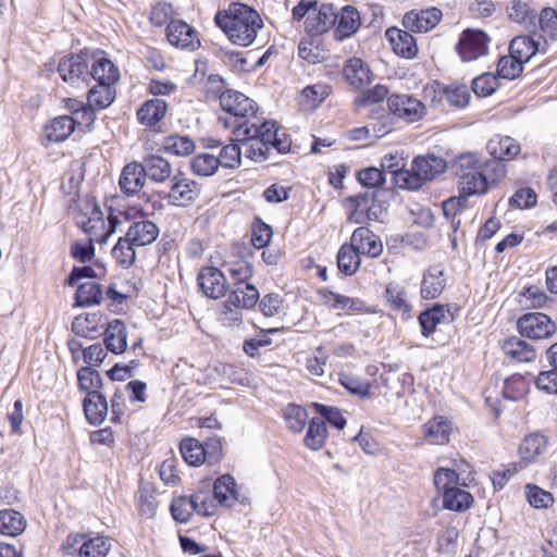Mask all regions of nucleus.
Returning a JSON list of instances; mask_svg holds the SVG:
<instances>
[{
    "label": "nucleus",
    "instance_id": "obj_63",
    "mask_svg": "<svg viewBox=\"0 0 557 557\" xmlns=\"http://www.w3.org/2000/svg\"><path fill=\"white\" fill-rule=\"evenodd\" d=\"M77 382L81 391L86 395L91 393H100L102 387V379L100 373L91 367H82L77 371Z\"/></svg>",
    "mask_w": 557,
    "mask_h": 557
},
{
    "label": "nucleus",
    "instance_id": "obj_41",
    "mask_svg": "<svg viewBox=\"0 0 557 557\" xmlns=\"http://www.w3.org/2000/svg\"><path fill=\"white\" fill-rule=\"evenodd\" d=\"M508 18L524 28H534L537 12L530 2L523 0H511L507 5Z\"/></svg>",
    "mask_w": 557,
    "mask_h": 557
},
{
    "label": "nucleus",
    "instance_id": "obj_51",
    "mask_svg": "<svg viewBox=\"0 0 557 557\" xmlns=\"http://www.w3.org/2000/svg\"><path fill=\"white\" fill-rule=\"evenodd\" d=\"M539 41L530 35H518L509 44V52L524 64L539 52Z\"/></svg>",
    "mask_w": 557,
    "mask_h": 557
},
{
    "label": "nucleus",
    "instance_id": "obj_18",
    "mask_svg": "<svg viewBox=\"0 0 557 557\" xmlns=\"http://www.w3.org/2000/svg\"><path fill=\"white\" fill-rule=\"evenodd\" d=\"M519 333L531 339H544L556 332V324L549 315L542 312H530L517 321Z\"/></svg>",
    "mask_w": 557,
    "mask_h": 557
},
{
    "label": "nucleus",
    "instance_id": "obj_38",
    "mask_svg": "<svg viewBox=\"0 0 557 557\" xmlns=\"http://www.w3.org/2000/svg\"><path fill=\"white\" fill-rule=\"evenodd\" d=\"M106 348L115 355H121L127 347V329L120 319H114L107 324L103 333Z\"/></svg>",
    "mask_w": 557,
    "mask_h": 557
},
{
    "label": "nucleus",
    "instance_id": "obj_33",
    "mask_svg": "<svg viewBox=\"0 0 557 557\" xmlns=\"http://www.w3.org/2000/svg\"><path fill=\"white\" fill-rule=\"evenodd\" d=\"M336 22V12L332 4H321L306 20V30L312 36L323 35L329 32Z\"/></svg>",
    "mask_w": 557,
    "mask_h": 557
},
{
    "label": "nucleus",
    "instance_id": "obj_19",
    "mask_svg": "<svg viewBox=\"0 0 557 557\" xmlns=\"http://www.w3.org/2000/svg\"><path fill=\"white\" fill-rule=\"evenodd\" d=\"M443 12L436 7L412 9L401 18V25L413 34H425L434 29L442 21Z\"/></svg>",
    "mask_w": 557,
    "mask_h": 557
},
{
    "label": "nucleus",
    "instance_id": "obj_8",
    "mask_svg": "<svg viewBox=\"0 0 557 557\" xmlns=\"http://www.w3.org/2000/svg\"><path fill=\"white\" fill-rule=\"evenodd\" d=\"M455 169L460 196H482L488 191L481 171V160L474 153L460 154L455 163Z\"/></svg>",
    "mask_w": 557,
    "mask_h": 557
},
{
    "label": "nucleus",
    "instance_id": "obj_62",
    "mask_svg": "<svg viewBox=\"0 0 557 557\" xmlns=\"http://www.w3.org/2000/svg\"><path fill=\"white\" fill-rule=\"evenodd\" d=\"M388 88L383 84H376L372 88L362 90L355 99L354 107L357 110L387 100Z\"/></svg>",
    "mask_w": 557,
    "mask_h": 557
},
{
    "label": "nucleus",
    "instance_id": "obj_64",
    "mask_svg": "<svg viewBox=\"0 0 557 557\" xmlns=\"http://www.w3.org/2000/svg\"><path fill=\"white\" fill-rule=\"evenodd\" d=\"M539 28L542 37L546 40L557 39V10L550 7L543 8L537 13Z\"/></svg>",
    "mask_w": 557,
    "mask_h": 557
},
{
    "label": "nucleus",
    "instance_id": "obj_44",
    "mask_svg": "<svg viewBox=\"0 0 557 557\" xmlns=\"http://www.w3.org/2000/svg\"><path fill=\"white\" fill-rule=\"evenodd\" d=\"M332 86L326 83H317L305 87L298 97V103L306 110L317 109L330 95Z\"/></svg>",
    "mask_w": 557,
    "mask_h": 557
},
{
    "label": "nucleus",
    "instance_id": "obj_13",
    "mask_svg": "<svg viewBox=\"0 0 557 557\" xmlns=\"http://www.w3.org/2000/svg\"><path fill=\"white\" fill-rule=\"evenodd\" d=\"M201 186L195 180L188 177L183 172H177L171 177V183L168 193L163 199L173 207H189L200 196Z\"/></svg>",
    "mask_w": 557,
    "mask_h": 557
},
{
    "label": "nucleus",
    "instance_id": "obj_34",
    "mask_svg": "<svg viewBox=\"0 0 557 557\" xmlns=\"http://www.w3.org/2000/svg\"><path fill=\"white\" fill-rule=\"evenodd\" d=\"M146 183V175L139 162L127 163L121 171L119 185L126 196L139 193Z\"/></svg>",
    "mask_w": 557,
    "mask_h": 557
},
{
    "label": "nucleus",
    "instance_id": "obj_15",
    "mask_svg": "<svg viewBox=\"0 0 557 557\" xmlns=\"http://www.w3.org/2000/svg\"><path fill=\"white\" fill-rule=\"evenodd\" d=\"M165 38L171 47L182 51L194 52L201 47L199 32L181 18L168 26Z\"/></svg>",
    "mask_w": 557,
    "mask_h": 557
},
{
    "label": "nucleus",
    "instance_id": "obj_21",
    "mask_svg": "<svg viewBox=\"0 0 557 557\" xmlns=\"http://www.w3.org/2000/svg\"><path fill=\"white\" fill-rule=\"evenodd\" d=\"M90 49L85 47L77 52H71L62 57L57 71L65 83H75L83 75L88 74V60Z\"/></svg>",
    "mask_w": 557,
    "mask_h": 557
},
{
    "label": "nucleus",
    "instance_id": "obj_57",
    "mask_svg": "<svg viewBox=\"0 0 557 557\" xmlns=\"http://www.w3.org/2000/svg\"><path fill=\"white\" fill-rule=\"evenodd\" d=\"M69 348L74 355L76 351H83L84 361L88 364L87 367H99L108 355V349L102 347L101 344H92L86 348H83L82 344L75 341L69 343Z\"/></svg>",
    "mask_w": 557,
    "mask_h": 557
},
{
    "label": "nucleus",
    "instance_id": "obj_53",
    "mask_svg": "<svg viewBox=\"0 0 557 557\" xmlns=\"http://www.w3.org/2000/svg\"><path fill=\"white\" fill-rule=\"evenodd\" d=\"M137 510L146 519H152L158 508L157 491L152 484H140L137 494Z\"/></svg>",
    "mask_w": 557,
    "mask_h": 557
},
{
    "label": "nucleus",
    "instance_id": "obj_49",
    "mask_svg": "<svg viewBox=\"0 0 557 557\" xmlns=\"http://www.w3.org/2000/svg\"><path fill=\"white\" fill-rule=\"evenodd\" d=\"M176 10L171 2L165 0L157 1L151 4L148 13V22L154 28H168V26L176 21Z\"/></svg>",
    "mask_w": 557,
    "mask_h": 557
},
{
    "label": "nucleus",
    "instance_id": "obj_59",
    "mask_svg": "<svg viewBox=\"0 0 557 557\" xmlns=\"http://www.w3.org/2000/svg\"><path fill=\"white\" fill-rule=\"evenodd\" d=\"M136 247L137 246L133 245V243L127 239V236L124 235L123 237L119 238L117 243L113 247L112 257L120 267L128 269L135 262Z\"/></svg>",
    "mask_w": 557,
    "mask_h": 557
},
{
    "label": "nucleus",
    "instance_id": "obj_30",
    "mask_svg": "<svg viewBox=\"0 0 557 557\" xmlns=\"http://www.w3.org/2000/svg\"><path fill=\"white\" fill-rule=\"evenodd\" d=\"M343 76L357 90L369 86L373 79V73L369 65L361 58L357 57L346 60L343 66Z\"/></svg>",
    "mask_w": 557,
    "mask_h": 557
},
{
    "label": "nucleus",
    "instance_id": "obj_27",
    "mask_svg": "<svg viewBox=\"0 0 557 557\" xmlns=\"http://www.w3.org/2000/svg\"><path fill=\"white\" fill-rule=\"evenodd\" d=\"M77 125L76 120L70 115H59L49 120L42 127L41 144L47 147L65 141Z\"/></svg>",
    "mask_w": 557,
    "mask_h": 557
},
{
    "label": "nucleus",
    "instance_id": "obj_16",
    "mask_svg": "<svg viewBox=\"0 0 557 557\" xmlns=\"http://www.w3.org/2000/svg\"><path fill=\"white\" fill-rule=\"evenodd\" d=\"M550 447L549 437L540 431L525 434L517 448L519 460L527 466L540 462L545 458Z\"/></svg>",
    "mask_w": 557,
    "mask_h": 557
},
{
    "label": "nucleus",
    "instance_id": "obj_31",
    "mask_svg": "<svg viewBox=\"0 0 557 557\" xmlns=\"http://www.w3.org/2000/svg\"><path fill=\"white\" fill-rule=\"evenodd\" d=\"M446 276L442 264L430 265L423 273L420 296L425 300H433L441 296L446 287Z\"/></svg>",
    "mask_w": 557,
    "mask_h": 557
},
{
    "label": "nucleus",
    "instance_id": "obj_5",
    "mask_svg": "<svg viewBox=\"0 0 557 557\" xmlns=\"http://www.w3.org/2000/svg\"><path fill=\"white\" fill-rule=\"evenodd\" d=\"M422 94L432 109L442 112L462 110L471 100L468 86L458 82L445 84L432 81L423 87Z\"/></svg>",
    "mask_w": 557,
    "mask_h": 557
},
{
    "label": "nucleus",
    "instance_id": "obj_23",
    "mask_svg": "<svg viewBox=\"0 0 557 557\" xmlns=\"http://www.w3.org/2000/svg\"><path fill=\"white\" fill-rule=\"evenodd\" d=\"M197 284L202 294L210 299H221L228 290L224 273L211 265L200 269L197 275Z\"/></svg>",
    "mask_w": 557,
    "mask_h": 557
},
{
    "label": "nucleus",
    "instance_id": "obj_26",
    "mask_svg": "<svg viewBox=\"0 0 557 557\" xmlns=\"http://www.w3.org/2000/svg\"><path fill=\"white\" fill-rule=\"evenodd\" d=\"M459 307L454 304H434L432 307L421 311L418 321L423 337H430L440 323L446 320V313L450 315V321L455 320Z\"/></svg>",
    "mask_w": 557,
    "mask_h": 557
},
{
    "label": "nucleus",
    "instance_id": "obj_35",
    "mask_svg": "<svg viewBox=\"0 0 557 557\" xmlns=\"http://www.w3.org/2000/svg\"><path fill=\"white\" fill-rule=\"evenodd\" d=\"M507 359L516 363L532 362L536 359V349L522 338L510 336L502 345Z\"/></svg>",
    "mask_w": 557,
    "mask_h": 557
},
{
    "label": "nucleus",
    "instance_id": "obj_10",
    "mask_svg": "<svg viewBox=\"0 0 557 557\" xmlns=\"http://www.w3.org/2000/svg\"><path fill=\"white\" fill-rule=\"evenodd\" d=\"M529 387L530 384L527 379L520 373H515L505 380L502 391H499L497 383L490 384L484 389L485 405L490 408L494 418L497 419L502 413V397L515 401L520 400L529 393Z\"/></svg>",
    "mask_w": 557,
    "mask_h": 557
},
{
    "label": "nucleus",
    "instance_id": "obj_47",
    "mask_svg": "<svg viewBox=\"0 0 557 557\" xmlns=\"http://www.w3.org/2000/svg\"><path fill=\"white\" fill-rule=\"evenodd\" d=\"M115 85L97 83L87 92V102L96 113L98 110L107 109L114 101L116 96Z\"/></svg>",
    "mask_w": 557,
    "mask_h": 557
},
{
    "label": "nucleus",
    "instance_id": "obj_1",
    "mask_svg": "<svg viewBox=\"0 0 557 557\" xmlns=\"http://www.w3.org/2000/svg\"><path fill=\"white\" fill-rule=\"evenodd\" d=\"M236 139L249 144L246 157L256 162L267 160L271 149H276L280 153H286L292 146L289 136L281 132L276 122H261L258 116L257 120H252L246 125L240 133H237Z\"/></svg>",
    "mask_w": 557,
    "mask_h": 557
},
{
    "label": "nucleus",
    "instance_id": "obj_2",
    "mask_svg": "<svg viewBox=\"0 0 557 557\" xmlns=\"http://www.w3.org/2000/svg\"><path fill=\"white\" fill-rule=\"evenodd\" d=\"M215 24L224 32L228 40L239 47L250 46L263 27L260 14L249 5L232 2L226 10L218 11Z\"/></svg>",
    "mask_w": 557,
    "mask_h": 557
},
{
    "label": "nucleus",
    "instance_id": "obj_17",
    "mask_svg": "<svg viewBox=\"0 0 557 557\" xmlns=\"http://www.w3.org/2000/svg\"><path fill=\"white\" fill-rule=\"evenodd\" d=\"M387 107L395 119L407 123L420 121L425 114L424 103L407 94H392L387 97Z\"/></svg>",
    "mask_w": 557,
    "mask_h": 557
},
{
    "label": "nucleus",
    "instance_id": "obj_58",
    "mask_svg": "<svg viewBox=\"0 0 557 557\" xmlns=\"http://www.w3.org/2000/svg\"><path fill=\"white\" fill-rule=\"evenodd\" d=\"M283 418L287 428L294 433H301L308 423L307 410L296 404H288L284 408Z\"/></svg>",
    "mask_w": 557,
    "mask_h": 557
},
{
    "label": "nucleus",
    "instance_id": "obj_7",
    "mask_svg": "<svg viewBox=\"0 0 557 557\" xmlns=\"http://www.w3.org/2000/svg\"><path fill=\"white\" fill-rule=\"evenodd\" d=\"M444 168L443 160L434 156L414 158L410 170H401L397 164L388 165L398 187L411 190L420 188L426 181L436 177Z\"/></svg>",
    "mask_w": 557,
    "mask_h": 557
},
{
    "label": "nucleus",
    "instance_id": "obj_39",
    "mask_svg": "<svg viewBox=\"0 0 557 557\" xmlns=\"http://www.w3.org/2000/svg\"><path fill=\"white\" fill-rule=\"evenodd\" d=\"M226 295L233 306L244 310L255 308L260 297L258 288L251 282L230 285Z\"/></svg>",
    "mask_w": 557,
    "mask_h": 557
},
{
    "label": "nucleus",
    "instance_id": "obj_40",
    "mask_svg": "<svg viewBox=\"0 0 557 557\" xmlns=\"http://www.w3.org/2000/svg\"><path fill=\"white\" fill-rule=\"evenodd\" d=\"M213 495L222 507H233L239 498L235 479L231 474L218 478L213 484Z\"/></svg>",
    "mask_w": 557,
    "mask_h": 557
},
{
    "label": "nucleus",
    "instance_id": "obj_50",
    "mask_svg": "<svg viewBox=\"0 0 557 557\" xmlns=\"http://www.w3.org/2000/svg\"><path fill=\"white\" fill-rule=\"evenodd\" d=\"M329 437V431L324 420L312 418L308 422L307 433L304 437V444L311 450H319L324 447Z\"/></svg>",
    "mask_w": 557,
    "mask_h": 557
},
{
    "label": "nucleus",
    "instance_id": "obj_28",
    "mask_svg": "<svg viewBox=\"0 0 557 557\" xmlns=\"http://www.w3.org/2000/svg\"><path fill=\"white\" fill-rule=\"evenodd\" d=\"M383 295L388 308L399 314L404 321L412 318L413 306L404 286L391 282L386 284Z\"/></svg>",
    "mask_w": 557,
    "mask_h": 557
},
{
    "label": "nucleus",
    "instance_id": "obj_43",
    "mask_svg": "<svg viewBox=\"0 0 557 557\" xmlns=\"http://www.w3.org/2000/svg\"><path fill=\"white\" fill-rule=\"evenodd\" d=\"M83 409L86 420L92 425H99L108 414V403L101 393H91L84 398Z\"/></svg>",
    "mask_w": 557,
    "mask_h": 557
},
{
    "label": "nucleus",
    "instance_id": "obj_61",
    "mask_svg": "<svg viewBox=\"0 0 557 557\" xmlns=\"http://www.w3.org/2000/svg\"><path fill=\"white\" fill-rule=\"evenodd\" d=\"M112 547V540L102 535L89 537L79 548L81 557H103Z\"/></svg>",
    "mask_w": 557,
    "mask_h": 557
},
{
    "label": "nucleus",
    "instance_id": "obj_45",
    "mask_svg": "<svg viewBox=\"0 0 557 557\" xmlns=\"http://www.w3.org/2000/svg\"><path fill=\"white\" fill-rule=\"evenodd\" d=\"M146 177L154 183H163L171 177L172 165L161 156L149 154L140 163Z\"/></svg>",
    "mask_w": 557,
    "mask_h": 557
},
{
    "label": "nucleus",
    "instance_id": "obj_56",
    "mask_svg": "<svg viewBox=\"0 0 557 557\" xmlns=\"http://www.w3.org/2000/svg\"><path fill=\"white\" fill-rule=\"evenodd\" d=\"M195 143L188 136L177 134L164 137L162 149L173 156L186 157L195 151Z\"/></svg>",
    "mask_w": 557,
    "mask_h": 557
},
{
    "label": "nucleus",
    "instance_id": "obj_6",
    "mask_svg": "<svg viewBox=\"0 0 557 557\" xmlns=\"http://www.w3.org/2000/svg\"><path fill=\"white\" fill-rule=\"evenodd\" d=\"M434 485L442 496L443 507L450 511H467L473 504L471 493L459 487L460 475L455 469L440 467L433 474Z\"/></svg>",
    "mask_w": 557,
    "mask_h": 557
},
{
    "label": "nucleus",
    "instance_id": "obj_25",
    "mask_svg": "<svg viewBox=\"0 0 557 557\" xmlns=\"http://www.w3.org/2000/svg\"><path fill=\"white\" fill-rule=\"evenodd\" d=\"M169 104L160 98L145 100L136 110L137 122L150 131L160 132V124L166 116Z\"/></svg>",
    "mask_w": 557,
    "mask_h": 557
},
{
    "label": "nucleus",
    "instance_id": "obj_20",
    "mask_svg": "<svg viewBox=\"0 0 557 557\" xmlns=\"http://www.w3.org/2000/svg\"><path fill=\"white\" fill-rule=\"evenodd\" d=\"M91 61L88 74L94 81L101 84L116 85L121 78L119 66L109 58L103 49H90Z\"/></svg>",
    "mask_w": 557,
    "mask_h": 557
},
{
    "label": "nucleus",
    "instance_id": "obj_36",
    "mask_svg": "<svg viewBox=\"0 0 557 557\" xmlns=\"http://www.w3.org/2000/svg\"><path fill=\"white\" fill-rule=\"evenodd\" d=\"M488 153L503 162L515 160L521 152L520 144L510 136L495 135L486 145Z\"/></svg>",
    "mask_w": 557,
    "mask_h": 557
},
{
    "label": "nucleus",
    "instance_id": "obj_3",
    "mask_svg": "<svg viewBox=\"0 0 557 557\" xmlns=\"http://www.w3.org/2000/svg\"><path fill=\"white\" fill-rule=\"evenodd\" d=\"M208 83L215 87L220 107L226 114L219 116V122L225 128H233V134L237 137V133H240L252 120H257L259 111L257 102L238 90H222L224 81L218 74L209 75Z\"/></svg>",
    "mask_w": 557,
    "mask_h": 557
},
{
    "label": "nucleus",
    "instance_id": "obj_29",
    "mask_svg": "<svg viewBox=\"0 0 557 557\" xmlns=\"http://www.w3.org/2000/svg\"><path fill=\"white\" fill-rule=\"evenodd\" d=\"M350 242L361 256L368 258L380 257L384 249L380 236L367 226L357 227L350 236Z\"/></svg>",
    "mask_w": 557,
    "mask_h": 557
},
{
    "label": "nucleus",
    "instance_id": "obj_46",
    "mask_svg": "<svg viewBox=\"0 0 557 557\" xmlns=\"http://www.w3.org/2000/svg\"><path fill=\"white\" fill-rule=\"evenodd\" d=\"M337 268L341 273L351 276L358 272L361 265V253L349 243L343 244L336 256Z\"/></svg>",
    "mask_w": 557,
    "mask_h": 557
},
{
    "label": "nucleus",
    "instance_id": "obj_37",
    "mask_svg": "<svg viewBox=\"0 0 557 557\" xmlns=\"http://www.w3.org/2000/svg\"><path fill=\"white\" fill-rule=\"evenodd\" d=\"M361 25L360 14L352 5L344 7L336 13L334 27V37L337 40H344L354 35Z\"/></svg>",
    "mask_w": 557,
    "mask_h": 557
},
{
    "label": "nucleus",
    "instance_id": "obj_32",
    "mask_svg": "<svg viewBox=\"0 0 557 557\" xmlns=\"http://www.w3.org/2000/svg\"><path fill=\"white\" fill-rule=\"evenodd\" d=\"M338 383L351 395L370 398L375 379H368L361 371L346 370L338 373Z\"/></svg>",
    "mask_w": 557,
    "mask_h": 557
},
{
    "label": "nucleus",
    "instance_id": "obj_54",
    "mask_svg": "<svg viewBox=\"0 0 557 557\" xmlns=\"http://www.w3.org/2000/svg\"><path fill=\"white\" fill-rule=\"evenodd\" d=\"M224 268L231 277V285L250 282L253 276L252 264L243 258L225 261Z\"/></svg>",
    "mask_w": 557,
    "mask_h": 557
},
{
    "label": "nucleus",
    "instance_id": "obj_60",
    "mask_svg": "<svg viewBox=\"0 0 557 557\" xmlns=\"http://www.w3.org/2000/svg\"><path fill=\"white\" fill-rule=\"evenodd\" d=\"M481 171L488 187L498 185L507 176L506 163L493 157L484 162L481 161Z\"/></svg>",
    "mask_w": 557,
    "mask_h": 557
},
{
    "label": "nucleus",
    "instance_id": "obj_42",
    "mask_svg": "<svg viewBox=\"0 0 557 557\" xmlns=\"http://www.w3.org/2000/svg\"><path fill=\"white\" fill-rule=\"evenodd\" d=\"M104 298L103 286L96 281L81 283L75 292L74 300L76 307H92L101 305Z\"/></svg>",
    "mask_w": 557,
    "mask_h": 557
},
{
    "label": "nucleus",
    "instance_id": "obj_4",
    "mask_svg": "<svg viewBox=\"0 0 557 557\" xmlns=\"http://www.w3.org/2000/svg\"><path fill=\"white\" fill-rule=\"evenodd\" d=\"M75 220L82 231L88 235L91 242L103 244L115 232L119 223L117 216L111 213L104 219L97 200L92 196H85L76 202Z\"/></svg>",
    "mask_w": 557,
    "mask_h": 557
},
{
    "label": "nucleus",
    "instance_id": "obj_48",
    "mask_svg": "<svg viewBox=\"0 0 557 557\" xmlns=\"http://www.w3.org/2000/svg\"><path fill=\"white\" fill-rule=\"evenodd\" d=\"M102 314L98 312H87L75 317L72 322V331L85 338H95L101 329Z\"/></svg>",
    "mask_w": 557,
    "mask_h": 557
},
{
    "label": "nucleus",
    "instance_id": "obj_12",
    "mask_svg": "<svg viewBox=\"0 0 557 557\" xmlns=\"http://www.w3.org/2000/svg\"><path fill=\"white\" fill-rule=\"evenodd\" d=\"M491 37L483 29H463L455 45V51L462 62L476 61L488 54Z\"/></svg>",
    "mask_w": 557,
    "mask_h": 557
},
{
    "label": "nucleus",
    "instance_id": "obj_9",
    "mask_svg": "<svg viewBox=\"0 0 557 557\" xmlns=\"http://www.w3.org/2000/svg\"><path fill=\"white\" fill-rule=\"evenodd\" d=\"M178 449L184 461L193 467H200L203 463L212 466L223 457L222 443L216 436L208 437L203 443L186 436L181 440Z\"/></svg>",
    "mask_w": 557,
    "mask_h": 557
},
{
    "label": "nucleus",
    "instance_id": "obj_24",
    "mask_svg": "<svg viewBox=\"0 0 557 557\" xmlns=\"http://www.w3.org/2000/svg\"><path fill=\"white\" fill-rule=\"evenodd\" d=\"M412 34L406 28L392 26L385 30V38L397 57L413 60L419 54V46Z\"/></svg>",
    "mask_w": 557,
    "mask_h": 557
},
{
    "label": "nucleus",
    "instance_id": "obj_22",
    "mask_svg": "<svg viewBox=\"0 0 557 557\" xmlns=\"http://www.w3.org/2000/svg\"><path fill=\"white\" fill-rule=\"evenodd\" d=\"M455 430L457 429L449 418L435 414L422 424V440L430 445H447Z\"/></svg>",
    "mask_w": 557,
    "mask_h": 557
},
{
    "label": "nucleus",
    "instance_id": "obj_11",
    "mask_svg": "<svg viewBox=\"0 0 557 557\" xmlns=\"http://www.w3.org/2000/svg\"><path fill=\"white\" fill-rule=\"evenodd\" d=\"M315 294L321 306L339 317L370 313L366 301L359 297H349L334 292L330 287L318 288Z\"/></svg>",
    "mask_w": 557,
    "mask_h": 557
},
{
    "label": "nucleus",
    "instance_id": "obj_14",
    "mask_svg": "<svg viewBox=\"0 0 557 557\" xmlns=\"http://www.w3.org/2000/svg\"><path fill=\"white\" fill-rule=\"evenodd\" d=\"M123 215L125 220L141 219L134 221L125 233L127 239H129L133 245L137 247L148 246L158 238L160 233L159 226L154 222L145 219L146 213L143 210L129 208L123 212Z\"/></svg>",
    "mask_w": 557,
    "mask_h": 557
},
{
    "label": "nucleus",
    "instance_id": "obj_55",
    "mask_svg": "<svg viewBox=\"0 0 557 557\" xmlns=\"http://www.w3.org/2000/svg\"><path fill=\"white\" fill-rule=\"evenodd\" d=\"M197 508V496H176L172 499L170 511L176 522H187Z\"/></svg>",
    "mask_w": 557,
    "mask_h": 557
},
{
    "label": "nucleus",
    "instance_id": "obj_52",
    "mask_svg": "<svg viewBox=\"0 0 557 557\" xmlns=\"http://www.w3.org/2000/svg\"><path fill=\"white\" fill-rule=\"evenodd\" d=\"M369 124L372 128V135L382 138L395 128V117L392 112L385 111L383 108L374 109L370 112Z\"/></svg>",
    "mask_w": 557,
    "mask_h": 557
}]
</instances>
